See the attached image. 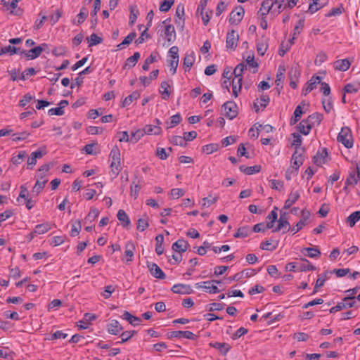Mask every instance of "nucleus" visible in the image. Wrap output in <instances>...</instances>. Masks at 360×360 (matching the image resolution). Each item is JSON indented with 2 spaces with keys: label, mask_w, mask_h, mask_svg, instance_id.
<instances>
[{
  "label": "nucleus",
  "mask_w": 360,
  "mask_h": 360,
  "mask_svg": "<svg viewBox=\"0 0 360 360\" xmlns=\"http://www.w3.org/2000/svg\"><path fill=\"white\" fill-rule=\"evenodd\" d=\"M202 150L207 154H211L218 150V145L214 143L207 144L203 146Z\"/></svg>",
  "instance_id": "69168bd1"
},
{
  "label": "nucleus",
  "mask_w": 360,
  "mask_h": 360,
  "mask_svg": "<svg viewBox=\"0 0 360 360\" xmlns=\"http://www.w3.org/2000/svg\"><path fill=\"white\" fill-rule=\"evenodd\" d=\"M99 211L96 208H92L89 211V214L86 215L85 219L86 221H89L91 222L94 221L98 216Z\"/></svg>",
  "instance_id": "052dcab7"
},
{
  "label": "nucleus",
  "mask_w": 360,
  "mask_h": 360,
  "mask_svg": "<svg viewBox=\"0 0 360 360\" xmlns=\"http://www.w3.org/2000/svg\"><path fill=\"white\" fill-rule=\"evenodd\" d=\"M174 0H164L160 5V11L162 12H167L174 4Z\"/></svg>",
  "instance_id": "864d4df0"
},
{
  "label": "nucleus",
  "mask_w": 360,
  "mask_h": 360,
  "mask_svg": "<svg viewBox=\"0 0 360 360\" xmlns=\"http://www.w3.org/2000/svg\"><path fill=\"white\" fill-rule=\"evenodd\" d=\"M8 53L10 55L13 54H24L25 56L26 51L22 49L20 46H4L0 48V55Z\"/></svg>",
  "instance_id": "f3484780"
},
{
  "label": "nucleus",
  "mask_w": 360,
  "mask_h": 360,
  "mask_svg": "<svg viewBox=\"0 0 360 360\" xmlns=\"http://www.w3.org/2000/svg\"><path fill=\"white\" fill-rule=\"evenodd\" d=\"M110 159L111 160V172L113 174L114 177H116L121 171L120 152L117 147H114L111 150L110 153Z\"/></svg>",
  "instance_id": "f257e3e1"
},
{
  "label": "nucleus",
  "mask_w": 360,
  "mask_h": 360,
  "mask_svg": "<svg viewBox=\"0 0 360 360\" xmlns=\"http://www.w3.org/2000/svg\"><path fill=\"white\" fill-rule=\"evenodd\" d=\"M169 88H170V85L168 84V82L165 81L161 82L159 92L162 95V98L164 100L169 99L170 96V91L168 90Z\"/></svg>",
  "instance_id": "72a5a7b5"
},
{
  "label": "nucleus",
  "mask_w": 360,
  "mask_h": 360,
  "mask_svg": "<svg viewBox=\"0 0 360 360\" xmlns=\"http://www.w3.org/2000/svg\"><path fill=\"white\" fill-rule=\"evenodd\" d=\"M195 62V54L193 52L186 53L184 58V68L185 71H189Z\"/></svg>",
  "instance_id": "c85d7f7f"
},
{
  "label": "nucleus",
  "mask_w": 360,
  "mask_h": 360,
  "mask_svg": "<svg viewBox=\"0 0 360 360\" xmlns=\"http://www.w3.org/2000/svg\"><path fill=\"white\" fill-rule=\"evenodd\" d=\"M136 334V330L124 331L120 334L121 341H118L116 344H122L128 341L133 335Z\"/></svg>",
  "instance_id": "8fccbe9b"
},
{
  "label": "nucleus",
  "mask_w": 360,
  "mask_h": 360,
  "mask_svg": "<svg viewBox=\"0 0 360 360\" xmlns=\"http://www.w3.org/2000/svg\"><path fill=\"white\" fill-rule=\"evenodd\" d=\"M316 267L312 265L307 259H301V262L298 263L297 271H314Z\"/></svg>",
  "instance_id": "c756f323"
},
{
  "label": "nucleus",
  "mask_w": 360,
  "mask_h": 360,
  "mask_svg": "<svg viewBox=\"0 0 360 360\" xmlns=\"http://www.w3.org/2000/svg\"><path fill=\"white\" fill-rule=\"evenodd\" d=\"M139 58L140 53L139 52H135L133 56L127 59L124 68L128 67L129 68H131L134 67L136 64Z\"/></svg>",
  "instance_id": "c03bdc74"
},
{
  "label": "nucleus",
  "mask_w": 360,
  "mask_h": 360,
  "mask_svg": "<svg viewBox=\"0 0 360 360\" xmlns=\"http://www.w3.org/2000/svg\"><path fill=\"white\" fill-rule=\"evenodd\" d=\"M158 53H152L144 61L142 68L143 70L147 71L149 70V65L157 60Z\"/></svg>",
  "instance_id": "09e8293b"
},
{
  "label": "nucleus",
  "mask_w": 360,
  "mask_h": 360,
  "mask_svg": "<svg viewBox=\"0 0 360 360\" xmlns=\"http://www.w3.org/2000/svg\"><path fill=\"white\" fill-rule=\"evenodd\" d=\"M337 140L347 148H351L353 146V139L350 129L347 127H342L338 135Z\"/></svg>",
  "instance_id": "f03ea898"
},
{
  "label": "nucleus",
  "mask_w": 360,
  "mask_h": 360,
  "mask_svg": "<svg viewBox=\"0 0 360 360\" xmlns=\"http://www.w3.org/2000/svg\"><path fill=\"white\" fill-rule=\"evenodd\" d=\"M182 118H181V116L179 113H177L174 115H172L171 117H170V122H169V125H168L167 127V129L169 128H172L175 126H176L177 124H179L181 121Z\"/></svg>",
  "instance_id": "6e6d98bb"
},
{
  "label": "nucleus",
  "mask_w": 360,
  "mask_h": 360,
  "mask_svg": "<svg viewBox=\"0 0 360 360\" xmlns=\"http://www.w3.org/2000/svg\"><path fill=\"white\" fill-rule=\"evenodd\" d=\"M274 4H275L274 0H264L262 4L260 10L258 11V14L264 17L268 14Z\"/></svg>",
  "instance_id": "393cba45"
},
{
  "label": "nucleus",
  "mask_w": 360,
  "mask_h": 360,
  "mask_svg": "<svg viewBox=\"0 0 360 360\" xmlns=\"http://www.w3.org/2000/svg\"><path fill=\"white\" fill-rule=\"evenodd\" d=\"M223 115L229 120H233L237 117L238 106L234 101H226L221 106Z\"/></svg>",
  "instance_id": "7ed1b4c3"
},
{
  "label": "nucleus",
  "mask_w": 360,
  "mask_h": 360,
  "mask_svg": "<svg viewBox=\"0 0 360 360\" xmlns=\"http://www.w3.org/2000/svg\"><path fill=\"white\" fill-rule=\"evenodd\" d=\"M278 224L276 227L273 229L272 232H278L281 230L283 231V233H285L291 230L290 225L287 219V214H281L279 219H278Z\"/></svg>",
  "instance_id": "39448f33"
},
{
  "label": "nucleus",
  "mask_w": 360,
  "mask_h": 360,
  "mask_svg": "<svg viewBox=\"0 0 360 360\" xmlns=\"http://www.w3.org/2000/svg\"><path fill=\"white\" fill-rule=\"evenodd\" d=\"M186 338L188 340H195L197 339L198 336L195 334H194L193 333H192L191 331L176 330V331H172L168 335V338Z\"/></svg>",
  "instance_id": "6e6552de"
},
{
  "label": "nucleus",
  "mask_w": 360,
  "mask_h": 360,
  "mask_svg": "<svg viewBox=\"0 0 360 360\" xmlns=\"http://www.w3.org/2000/svg\"><path fill=\"white\" fill-rule=\"evenodd\" d=\"M51 229V226L49 223H44L41 224H37L34 231L37 234H44L48 232Z\"/></svg>",
  "instance_id": "de8ad7c7"
},
{
  "label": "nucleus",
  "mask_w": 360,
  "mask_h": 360,
  "mask_svg": "<svg viewBox=\"0 0 360 360\" xmlns=\"http://www.w3.org/2000/svg\"><path fill=\"white\" fill-rule=\"evenodd\" d=\"M107 330L110 334L116 335L123 330V328L118 321L112 320L110 323L107 325Z\"/></svg>",
  "instance_id": "aec40b11"
},
{
  "label": "nucleus",
  "mask_w": 360,
  "mask_h": 360,
  "mask_svg": "<svg viewBox=\"0 0 360 360\" xmlns=\"http://www.w3.org/2000/svg\"><path fill=\"white\" fill-rule=\"evenodd\" d=\"M135 249L134 243L132 241H128L126 243L124 251V255L127 257L126 263L131 262L133 260Z\"/></svg>",
  "instance_id": "412c9836"
},
{
  "label": "nucleus",
  "mask_w": 360,
  "mask_h": 360,
  "mask_svg": "<svg viewBox=\"0 0 360 360\" xmlns=\"http://www.w3.org/2000/svg\"><path fill=\"white\" fill-rule=\"evenodd\" d=\"M297 129L301 134L304 135H308L310 133L311 129L310 125L308 124L307 120L304 119L302 120L298 125L297 126Z\"/></svg>",
  "instance_id": "58836bf2"
},
{
  "label": "nucleus",
  "mask_w": 360,
  "mask_h": 360,
  "mask_svg": "<svg viewBox=\"0 0 360 360\" xmlns=\"http://www.w3.org/2000/svg\"><path fill=\"white\" fill-rule=\"evenodd\" d=\"M140 97V93L137 91L132 92L129 96L126 97L122 103V107L124 108L129 105L134 101L137 100Z\"/></svg>",
  "instance_id": "4c0bfd02"
},
{
  "label": "nucleus",
  "mask_w": 360,
  "mask_h": 360,
  "mask_svg": "<svg viewBox=\"0 0 360 360\" xmlns=\"http://www.w3.org/2000/svg\"><path fill=\"white\" fill-rule=\"evenodd\" d=\"M239 39L238 33L232 30L230 32H228L226 35V44L227 45H237Z\"/></svg>",
  "instance_id": "2f4dec72"
},
{
  "label": "nucleus",
  "mask_w": 360,
  "mask_h": 360,
  "mask_svg": "<svg viewBox=\"0 0 360 360\" xmlns=\"http://www.w3.org/2000/svg\"><path fill=\"white\" fill-rule=\"evenodd\" d=\"M148 226V218L146 215L144 218H141L137 221V229L141 231H145Z\"/></svg>",
  "instance_id": "603ef678"
},
{
  "label": "nucleus",
  "mask_w": 360,
  "mask_h": 360,
  "mask_svg": "<svg viewBox=\"0 0 360 360\" xmlns=\"http://www.w3.org/2000/svg\"><path fill=\"white\" fill-rule=\"evenodd\" d=\"M245 60L247 64L252 68H257L258 64L257 62L255 61V55L253 53H249L246 58Z\"/></svg>",
  "instance_id": "774afa93"
},
{
  "label": "nucleus",
  "mask_w": 360,
  "mask_h": 360,
  "mask_svg": "<svg viewBox=\"0 0 360 360\" xmlns=\"http://www.w3.org/2000/svg\"><path fill=\"white\" fill-rule=\"evenodd\" d=\"M33 99H34V96H32L30 93H27L23 96L21 100H20L19 106L23 108Z\"/></svg>",
  "instance_id": "680f3d73"
},
{
  "label": "nucleus",
  "mask_w": 360,
  "mask_h": 360,
  "mask_svg": "<svg viewBox=\"0 0 360 360\" xmlns=\"http://www.w3.org/2000/svg\"><path fill=\"white\" fill-rule=\"evenodd\" d=\"M300 76V72L297 67L292 68L289 70L288 77L290 79V86L292 89H295L297 88V82Z\"/></svg>",
  "instance_id": "ddd939ff"
},
{
  "label": "nucleus",
  "mask_w": 360,
  "mask_h": 360,
  "mask_svg": "<svg viewBox=\"0 0 360 360\" xmlns=\"http://www.w3.org/2000/svg\"><path fill=\"white\" fill-rule=\"evenodd\" d=\"M170 141L172 144L180 146H186V143L184 141V136H172Z\"/></svg>",
  "instance_id": "5fc2aeb1"
},
{
  "label": "nucleus",
  "mask_w": 360,
  "mask_h": 360,
  "mask_svg": "<svg viewBox=\"0 0 360 360\" xmlns=\"http://www.w3.org/2000/svg\"><path fill=\"white\" fill-rule=\"evenodd\" d=\"M165 39L169 43H173L176 39V32L174 27L172 25H165L164 29L162 30Z\"/></svg>",
  "instance_id": "9d476101"
},
{
  "label": "nucleus",
  "mask_w": 360,
  "mask_h": 360,
  "mask_svg": "<svg viewBox=\"0 0 360 360\" xmlns=\"http://www.w3.org/2000/svg\"><path fill=\"white\" fill-rule=\"evenodd\" d=\"M31 134L27 131H22L19 134H13V141H18L25 140Z\"/></svg>",
  "instance_id": "e2e57ef3"
},
{
  "label": "nucleus",
  "mask_w": 360,
  "mask_h": 360,
  "mask_svg": "<svg viewBox=\"0 0 360 360\" xmlns=\"http://www.w3.org/2000/svg\"><path fill=\"white\" fill-rule=\"evenodd\" d=\"M304 113L300 105L295 108L293 113V117H291L290 124V125L295 124L301 118L302 115Z\"/></svg>",
  "instance_id": "f704fd0d"
},
{
  "label": "nucleus",
  "mask_w": 360,
  "mask_h": 360,
  "mask_svg": "<svg viewBox=\"0 0 360 360\" xmlns=\"http://www.w3.org/2000/svg\"><path fill=\"white\" fill-rule=\"evenodd\" d=\"M155 241H156L155 252L158 255H160L164 252V247H163L164 236H163V235L158 234L155 237Z\"/></svg>",
  "instance_id": "a19ab883"
},
{
  "label": "nucleus",
  "mask_w": 360,
  "mask_h": 360,
  "mask_svg": "<svg viewBox=\"0 0 360 360\" xmlns=\"http://www.w3.org/2000/svg\"><path fill=\"white\" fill-rule=\"evenodd\" d=\"M285 71L286 69L284 65H280L278 66L276 73V79L275 81L276 88L278 89H281L283 88V84L285 80Z\"/></svg>",
  "instance_id": "4468645a"
},
{
  "label": "nucleus",
  "mask_w": 360,
  "mask_h": 360,
  "mask_svg": "<svg viewBox=\"0 0 360 360\" xmlns=\"http://www.w3.org/2000/svg\"><path fill=\"white\" fill-rule=\"evenodd\" d=\"M360 89V83L347 84L343 89L345 94H355Z\"/></svg>",
  "instance_id": "ea45409f"
},
{
  "label": "nucleus",
  "mask_w": 360,
  "mask_h": 360,
  "mask_svg": "<svg viewBox=\"0 0 360 360\" xmlns=\"http://www.w3.org/2000/svg\"><path fill=\"white\" fill-rule=\"evenodd\" d=\"M147 266L153 276L158 279H164L166 277L162 270L155 263L147 262Z\"/></svg>",
  "instance_id": "9b49d317"
},
{
  "label": "nucleus",
  "mask_w": 360,
  "mask_h": 360,
  "mask_svg": "<svg viewBox=\"0 0 360 360\" xmlns=\"http://www.w3.org/2000/svg\"><path fill=\"white\" fill-rule=\"evenodd\" d=\"M250 228L247 226H242L238 229L237 231L234 233L233 236L238 238H245L250 233Z\"/></svg>",
  "instance_id": "49530a36"
},
{
  "label": "nucleus",
  "mask_w": 360,
  "mask_h": 360,
  "mask_svg": "<svg viewBox=\"0 0 360 360\" xmlns=\"http://www.w3.org/2000/svg\"><path fill=\"white\" fill-rule=\"evenodd\" d=\"M300 196V193L297 191H292L285 202L283 208L289 209L299 199Z\"/></svg>",
  "instance_id": "4be33fe9"
},
{
  "label": "nucleus",
  "mask_w": 360,
  "mask_h": 360,
  "mask_svg": "<svg viewBox=\"0 0 360 360\" xmlns=\"http://www.w3.org/2000/svg\"><path fill=\"white\" fill-rule=\"evenodd\" d=\"M245 68V65L243 63L237 65V66L233 70V74L236 78L240 77L243 79V72L244 71Z\"/></svg>",
  "instance_id": "13d9d810"
},
{
  "label": "nucleus",
  "mask_w": 360,
  "mask_h": 360,
  "mask_svg": "<svg viewBox=\"0 0 360 360\" xmlns=\"http://www.w3.org/2000/svg\"><path fill=\"white\" fill-rule=\"evenodd\" d=\"M310 216V212L307 210H302L301 212V219L291 229L292 234L297 233L302 230L307 224V220Z\"/></svg>",
  "instance_id": "423d86ee"
},
{
  "label": "nucleus",
  "mask_w": 360,
  "mask_h": 360,
  "mask_svg": "<svg viewBox=\"0 0 360 360\" xmlns=\"http://www.w3.org/2000/svg\"><path fill=\"white\" fill-rule=\"evenodd\" d=\"M86 41L89 45H97L103 42V39L94 33L90 37H86Z\"/></svg>",
  "instance_id": "3c124183"
},
{
  "label": "nucleus",
  "mask_w": 360,
  "mask_h": 360,
  "mask_svg": "<svg viewBox=\"0 0 360 360\" xmlns=\"http://www.w3.org/2000/svg\"><path fill=\"white\" fill-rule=\"evenodd\" d=\"M47 179H44V176H40V179H37L35 185L32 188V193H36L38 195L42 189L44 188Z\"/></svg>",
  "instance_id": "c9c22d12"
},
{
  "label": "nucleus",
  "mask_w": 360,
  "mask_h": 360,
  "mask_svg": "<svg viewBox=\"0 0 360 360\" xmlns=\"http://www.w3.org/2000/svg\"><path fill=\"white\" fill-rule=\"evenodd\" d=\"M172 291L176 294H191L193 289L189 285L179 283L172 286Z\"/></svg>",
  "instance_id": "dca6fc26"
},
{
  "label": "nucleus",
  "mask_w": 360,
  "mask_h": 360,
  "mask_svg": "<svg viewBox=\"0 0 360 360\" xmlns=\"http://www.w3.org/2000/svg\"><path fill=\"white\" fill-rule=\"evenodd\" d=\"M242 78H234L232 81V92L233 96L236 98L238 93L240 91L242 87Z\"/></svg>",
  "instance_id": "e433bc0d"
},
{
  "label": "nucleus",
  "mask_w": 360,
  "mask_h": 360,
  "mask_svg": "<svg viewBox=\"0 0 360 360\" xmlns=\"http://www.w3.org/2000/svg\"><path fill=\"white\" fill-rule=\"evenodd\" d=\"M261 169H262V167L260 165L247 167L245 168L246 171H245V174L247 175H251L253 174H256V173L259 172L261 171Z\"/></svg>",
  "instance_id": "0e129e2a"
},
{
  "label": "nucleus",
  "mask_w": 360,
  "mask_h": 360,
  "mask_svg": "<svg viewBox=\"0 0 360 360\" xmlns=\"http://www.w3.org/2000/svg\"><path fill=\"white\" fill-rule=\"evenodd\" d=\"M143 134L148 135H159L162 132V129L160 126H155L152 124H147L142 129Z\"/></svg>",
  "instance_id": "bb28decb"
},
{
  "label": "nucleus",
  "mask_w": 360,
  "mask_h": 360,
  "mask_svg": "<svg viewBox=\"0 0 360 360\" xmlns=\"http://www.w3.org/2000/svg\"><path fill=\"white\" fill-rule=\"evenodd\" d=\"M185 191L183 188H173L170 191V195L173 198H179L184 195Z\"/></svg>",
  "instance_id": "338daca9"
},
{
  "label": "nucleus",
  "mask_w": 360,
  "mask_h": 360,
  "mask_svg": "<svg viewBox=\"0 0 360 360\" xmlns=\"http://www.w3.org/2000/svg\"><path fill=\"white\" fill-rule=\"evenodd\" d=\"M195 286L197 289H204L205 290H207L210 293H217L219 292V288L216 285H210V284H204L203 282L197 283H195Z\"/></svg>",
  "instance_id": "473e14b6"
},
{
  "label": "nucleus",
  "mask_w": 360,
  "mask_h": 360,
  "mask_svg": "<svg viewBox=\"0 0 360 360\" xmlns=\"http://www.w3.org/2000/svg\"><path fill=\"white\" fill-rule=\"evenodd\" d=\"M210 345L212 347L218 349L224 355L226 354V353L230 349V346L227 343H224V342L221 343V342H216L214 343H210Z\"/></svg>",
  "instance_id": "a18cd8bd"
},
{
  "label": "nucleus",
  "mask_w": 360,
  "mask_h": 360,
  "mask_svg": "<svg viewBox=\"0 0 360 360\" xmlns=\"http://www.w3.org/2000/svg\"><path fill=\"white\" fill-rule=\"evenodd\" d=\"M350 62L348 59L338 60L334 63L335 70L339 71H347L350 67Z\"/></svg>",
  "instance_id": "a878e982"
},
{
  "label": "nucleus",
  "mask_w": 360,
  "mask_h": 360,
  "mask_svg": "<svg viewBox=\"0 0 360 360\" xmlns=\"http://www.w3.org/2000/svg\"><path fill=\"white\" fill-rule=\"evenodd\" d=\"M323 116L321 113L319 112H314L307 117V122H308V124L310 125L311 128L319 126L321 121L323 120Z\"/></svg>",
  "instance_id": "2eb2a0df"
},
{
  "label": "nucleus",
  "mask_w": 360,
  "mask_h": 360,
  "mask_svg": "<svg viewBox=\"0 0 360 360\" xmlns=\"http://www.w3.org/2000/svg\"><path fill=\"white\" fill-rule=\"evenodd\" d=\"M328 155L327 149L326 148L322 149L321 153L318 152L316 155L313 157V162L319 166L327 162V157Z\"/></svg>",
  "instance_id": "6ab92c4d"
},
{
  "label": "nucleus",
  "mask_w": 360,
  "mask_h": 360,
  "mask_svg": "<svg viewBox=\"0 0 360 360\" xmlns=\"http://www.w3.org/2000/svg\"><path fill=\"white\" fill-rule=\"evenodd\" d=\"M122 318L127 320L133 326H139L142 321L141 318L133 316L127 311L123 313Z\"/></svg>",
  "instance_id": "5701e85b"
},
{
  "label": "nucleus",
  "mask_w": 360,
  "mask_h": 360,
  "mask_svg": "<svg viewBox=\"0 0 360 360\" xmlns=\"http://www.w3.org/2000/svg\"><path fill=\"white\" fill-rule=\"evenodd\" d=\"M117 217L124 228H128L130 226V219L124 210H120L117 214Z\"/></svg>",
  "instance_id": "b1692460"
},
{
  "label": "nucleus",
  "mask_w": 360,
  "mask_h": 360,
  "mask_svg": "<svg viewBox=\"0 0 360 360\" xmlns=\"http://www.w3.org/2000/svg\"><path fill=\"white\" fill-rule=\"evenodd\" d=\"M302 252L311 258L317 257L321 255L320 250L316 248H304Z\"/></svg>",
  "instance_id": "37998d69"
},
{
  "label": "nucleus",
  "mask_w": 360,
  "mask_h": 360,
  "mask_svg": "<svg viewBox=\"0 0 360 360\" xmlns=\"http://www.w3.org/2000/svg\"><path fill=\"white\" fill-rule=\"evenodd\" d=\"M321 77L317 75H313L310 80L307 82L306 87L302 90V94L306 96L316 88L317 84L321 83Z\"/></svg>",
  "instance_id": "f8f14e48"
},
{
  "label": "nucleus",
  "mask_w": 360,
  "mask_h": 360,
  "mask_svg": "<svg viewBox=\"0 0 360 360\" xmlns=\"http://www.w3.org/2000/svg\"><path fill=\"white\" fill-rule=\"evenodd\" d=\"M189 247V244L187 241L184 239H179L172 244V250L174 252L182 253L186 252Z\"/></svg>",
  "instance_id": "a211bd4d"
},
{
  "label": "nucleus",
  "mask_w": 360,
  "mask_h": 360,
  "mask_svg": "<svg viewBox=\"0 0 360 360\" xmlns=\"http://www.w3.org/2000/svg\"><path fill=\"white\" fill-rule=\"evenodd\" d=\"M304 160L302 153H300L299 150L296 149L291 158L292 167L295 169V174H297L299 167L303 164Z\"/></svg>",
  "instance_id": "1a4fd4ad"
},
{
  "label": "nucleus",
  "mask_w": 360,
  "mask_h": 360,
  "mask_svg": "<svg viewBox=\"0 0 360 360\" xmlns=\"http://www.w3.org/2000/svg\"><path fill=\"white\" fill-rule=\"evenodd\" d=\"M143 131L142 129H138L136 131L131 132L130 136V141L136 143L141 137L143 136Z\"/></svg>",
  "instance_id": "4d7b16f0"
},
{
  "label": "nucleus",
  "mask_w": 360,
  "mask_h": 360,
  "mask_svg": "<svg viewBox=\"0 0 360 360\" xmlns=\"http://www.w3.org/2000/svg\"><path fill=\"white\" fill-rule=\"evenodd\" d=\"M42 51V46H34V49L26 51L25 56L28 60H33L39 57Z\"/></svg>",
  "instance_id": "cd10ccee"
},
{
  "label": "nucleus",
  "mask_w": 360,
  "mask_h": 360,
  "mask_svg": "<svg viewBox=\"0 0 360 360\" xmlns=\"http://www.w3.org/2000/svg\"><path fill=\"white\" fill-rule=\"evenodd\" d=\"M356 302L355 300H352V297H345L342 302H338L337 305L330 309V313L333 314L345 309L354 307L356 306Z\"/></svg>",
  "instance_id": "20e7f679"
},
{
  "label": "nucleus",
  "mask_w": 360,
  "mask_h": 360,
  "mask_svg": "<svg viewBox=\"0 0 360 360\" xmlns=\"http://www.w3.org/2000/svg\"><path fill=\"white\" fill-rule=\"evenodd\" d=\"M244 8L241 6L236 7L229 15V22L231 24H238L241 21L244 15Z\"/></svg>",
  "instance_id": "0eeeda50"
},
{
  "label": "nucleus",
  "mask_w": 360,
  "mask_h": 360,
  "mask_svg": "<svg viewBox=\"0 0 360 360\" xmlns=\"http://www.w3.org/2000/svg\"><path fill=\"white\" fill-rule=\"evenodd\" d=\"M360 220V211H355L352 212L346 219L347 224L353 227L355 224Z\"/></svg>",
  "instance_id": "79ce46f5"
},
{
  "label": "nucleus",
  "mask_w": 360,
  "mask_h": 360,
  "mask_svg": "<svg viewBox=\"0 0 360 360\" xmlns=\"http://www.w3.org/2000/svg\"><path fill=\"white\" fill-rule=\"evenodd\" d=\"M359 184L354 167H351L347 178L345 180L346 185L354 186Z\"/></svg>",
  "instance_id": "7c9ffc66"
},
{
  "label": "nucleus",
  "mask_w": 360,
  "mask_h": 360,
  "mask_svg": "<svg viewBox=\"0 0 360 360\" xmlns=\"http://www.w3.org/2000/svg\"><path fill=\"white\" fill-rule=\"evenodd\" d=\"M25 155H26V152L25 150L20 151L17 155H15L11 158V162L14 165H19L21 163L22 160L25 158Z\"/></svg>",
  "instance_id": "bf43d9fd"
}]
</instances>
